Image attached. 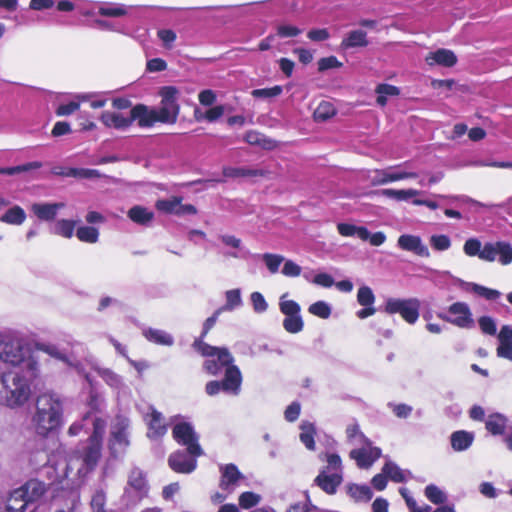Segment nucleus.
<instances>
[{
    "label": "nucleus",
    "mask_w": 512,
    "mask_h": 512,
    "mask_svg": "<svg viewBox=\"0 0 512 512\" xmlns=\"http://www.w3.org/2000/svg\"><path fill=\"white\" fill-rule=\"evenodd\" d=\"M55 174L81 179H94L101 177L99 170L89 168H68L61 171H55Z\"/></svg>",
    "instance_id": "38"
},
{
    "label": "nucleus",
    "mask_w": 512,
    "mask_h": 512,
    "mask_svg": "<svg viewBox=\"0 0 512 512\" xmlns=\"http://www.w3.org/2000/svg\"><path fill=\"white\" fill-rule=\"evenodd\" d=\"M348 495L355 501L368 502L373 496L371 488L367 485L350 484L347 487Z\"/></svg>",
    "instance_id": "40"
},
{
    "label": "nucleus",
    "mask_w": 512,
    "mask_h": 512,
    "mask_svg": "<svg viewBox=\"0 0 512 512\" xmlns=\"http://www.w3.org/2000/svg\"><path fill=\"white\" fill-rule=\"evenodd\" d=\"M148 410L149 412L144 415V421L148 426L147 436L152 440L160 439L168 430L167 425L164 423V417L153 406H149Z\"/></svg>",
    "instance_id": "16"
},
{
    "label": "nucleus",
    "mask_w": 512,
    "mask_h": 512,
    "mask_svg": "<svg viewBox=\"0 0 512 512\" xmlns=\"http://www.w3.org/2000/svg\"><path fill=\"white\" fill-rule=\"evenodd\" d=\"M325 460L327 465L320 471H327V473L339 474L343 476L342 460L337 453H326Z\"/></svg>",
    "instance_id": "45"
},
{
    "label": "nucleus",
    "mask_w": 512,
    "mask_h": 512,
    "mask_svg": "<svg viewBox=\"0 0 512 512\" xmlns=\"http://www.w3.org/2000/svg\"><path fill=\"white\" fill-rule=\"evenodd\" d=\"M337 230L340 235L344 237L356 236L362 241H367L369 237V230L364 226H356L349 223H339Z\"/></svg>",
    "instance_id": "36"
},
{
    "label": "nucleus",
    "mask_w": 512,
    "mask_h": 512,
    "mask_svg": "<svg viewBox=\"0 0 512 512\" xmlns=\"http://www.w3.org/2000/svg\"><path fill=\"white\" fill-rule=\"evenodd\" d=\"M177 95L178 90L176 87H162L160 90V107L151 108L144 104H136L130 109L132 124L137 122L140 128H151L157 122L167 124L175 123L179 114Z\"/></svg>",
    "instance_id": "3"
},
{
    "label": "nucleus",
    "mask_w": 512,
    "mask_h": 512,
    "mask_svg": "<svg viewBox=\"0 0 512 512\" xmlns=\"http://www.w3.org/2000/svg\"><path fill=\"white\" fill-rule=\"evenodd\" d=\"M225 304L220 308L223 311H234L243 305L240 289H231L225 292Z\"/></svg>",
    "instance_id": "42"
},
{
    "label": "nucleus",
    "mask_w": 512,
    "mask_h": 512,
    "mask_svg": "<svg viewBox=\"0 0 512 512\" xmlns=\"http://www.w3.org/2000/svg\"><path fill=\"white\" fill-rule=\"evenodd\" d=\"M42 164L38 161L28 162L26 164L17 165L13 167H5L4 174L5 175H15L23 172H27L34 169H39Z\"/></svg>",
    "instance_id": "57"
},
{
    "label": "nucleus",
    "mask_w": 512,
    "mask_h": 512,
    "mask_svg": "<svg viewBox=\"0 0 512 512\" xmlns=\"http://www.w3.org/2000/svg\"><path fill=\"white\" fill-rule=\"evenodd\" d=\"M63 420V402L61 397L53 392L38 395L35 410L31 416V425L35 433L46 437L58 429Z\"/></svg>",
    "instance_id": "4"
},
{
    "label": "nucleus",
    "mask_w": 512,
    "mask_h": 512,
    "mask_svg": "<svg viewBox=\"0 0 512 512\" xmlns=\"http://www.w3.org/2000/svg\"><path fill=\"white\" fill-rule=\"evenodd\" d=\"M471 291L480 297L489 301H495L501 296V292L496 289H491L480 284L470 283Z\"/></svg>",
    "instance_id": "51"
},
{
    "label": "nucleus",
    "mask_w": 512,
    "mask_h": 512,
    "mask_svg": "<svg viewBox=\"0 0 512 512\" xmlns=\"http://www.w3.org/2000/svg\"><path fill=\"white\" fill-rule=\"evenodd\" d=\"M287 296L288 293H284L279 299V310L285 315L283 327L288 333L296 334L304 327L301 307L296 301L286 299Z\"/></svg>",
    "instance_id": "11"
},
{
    "label": "nucleus",
    "mask_w": 512,
    "mask_h": 512,
    "mask_svg": "<svg viewBox=\"0 0 512 512\" xmlns=\"http://www.w3.org/2000/svg\"><path fill=\"white\" fill-rule=\"evenodd\" d=\"M93 369L111 389L120 392L125 387L123 378L113 370L98 365H95Z\"/></svg>",
    "instance_id": "29"
},
{
    "label": "nucleus",
    "mask_w": 512,
    "mask_h": 512,
    "mask_svg": "<svg viewBox=\"0 0 512 512\" xmlns=\"http://www.w3.org/2000/svg\"><path fill=\"white\" fill-rule=\"evenodd\" d=\"M309 313L322 319H327L331 315V306L325 301H317L308 308Z\"/></svg>",
    "instance_id": "52"
},
{
    "label": "nucleus",
    "mask_w": 512,
    "mask_h": 512,
    "mask_svg": "<svg viewBox=\"0 0 512 512\" xmlns=\"http://www.w3.org/2000/svg\"><path fill=\"white\" fill-rule=\"evenodd\" d=\"M56 6L59 12H72L76 8V3L73 0H31L29 9L34 11H43L51 9Z\"/></svg>",
    "instance_id": "23"
},
{
    "label": "nucleus",
    "mask_w": 512,
    "mask_h": 512,
    "mask_svg": "<svg viewBox=\"0 0 512 512\" xmlns=\"http://www.w3.org/2000/svg\"><path fill=\"white\" fill-rule=\"evenodd\" d=\"M425 497L433 504H443L447 500L446 493L435 484H429L424 489Z\"/></svg>",
    "instance_id": "47"
},
{
    "label": "nucleus",
    "mask_w": 512,
    "mask_h": 512,
    "mask_svg": "<svg viewBox=\"0 0 512 512\" xmlns=\"http://www.w3.org/2000/svg\"><path fill=\"white\" fill-rule=\"evenodd\" d=\"M149 485L145 473L138 467H134L129 475L124 488L121 501L126 508H135L148 496Z\"/></svg>",
    "instance_id": "8"
},
{
    "label": "nucleus",
    "mask_w": 512,
    "mask_h": 512,
    "mask_svg": "<svg viewBox=\"0 0 512 512\" xmlns=\"http://www.w3.org/2000/svg\"><path fill=\"white\" fill-rule=\"evenodd\" d=\"M348 440L354 445H370L371 441L361 432L358 424L349 425L346 429Z\"/></svg>",
    "instance_id": "46"
},
{
    "label": "nucleus",
    "mask_w": 512,
    "mask_h": 512,
    "mask_svg": "<svg viewBox=\"0 0 512 512\" xmlns=\"http://www.w3.org/2000/svg\"><path fill=\"white\" fill-rule=\"evenodd\" d=\"M137 7L116 2H99L97 3V13L107 18H119L129 15L130 11Z\"/></svg>",
    "instance_id": "22"
},
{
    "label": "nucleus",
    "mask_w": 512,
    "mask_h": 512,
    "mask_svg": "<svg viewBox=\"0 0 512 512\" xmlns=\"http://www.w3.org/2000/svg\"><path fill=\"white\" fill-rule=\"evenodd\" d=\"M367 33L361 29L350 31L341 42L343 49L366 47L368 45Z\"/></svg>",
    "instance_id": "33"
},
{
    "label": "nucleus",
    "mask_w": 512,
    "mask_h": 512,
    "mask_svg": "<svg viewBox=\"0 0 512 512\" xmlns=\"http://www.w3.org/2000/svg\"><path fill=\"white\" fill-rule=\"evenodd\" d=\"M421 302L418 298H389L386 301L385 311L389 314H400L409 324H414L419 318Z\"/></svg>",
    "instance_id": "12"
},
{
    "label": "nucleus",
    "mask_w": 512,
    "mask_h": 512,
    "mask_svg": "<svg viewBox=\"0 0 512 512\" xmlns=\"http://www.w3.org/2000/svg\"><path fill=\"white\" fill-rule=\"evenodd\" d=\"M375 91L377 93L376 102L381 107L387 104V98L389 96H398L400 94L398 87L386 83L379 84Z\"/></svg>",
    "instance_id": "43"
},
{
    "label": "nucleus",
    "mask_w": 512,
    "mask_h": 512,
    "mask_svg": "<svg viewBox=\"0 0 512 512\" xmlns=\"http://www.w3.org/2000/svg\"><path fill=\"white\" fill-rule=\"evenodd\" d=\"M127 215L132 222L142 226H149L154 219V212L141 205L131 207Z\"/></svg>",
    "instance_id": "32"
},
{
    "label": "nucleus",
    "mask_w": 512,
    "mask_h": 512,
    "mask_svg": "<svg viewBox=\"0 0 512 512\" xmlns=\"http://www.w3.org/2000/svg\"><path fill=\"white\" fill-rule=\"evenodd\" d=\"M430 245L436 251H446L451 247V239L444 234H435L430 237Z\"/></svg>",
    "instance_id": "55"
},
{
    "label": "nucleus",
    "mask_w": 512,
    "mask_h": 512,
    "mask_svg": "<svg viewBox=\"0 0 512 512\" xmlns=\"http://www.w3.org/2000/svg\"><path fill=\"white\" fill-rule=\"evenodd\" d=\"M244 139L250 145H256L267 150H271L276 147V142L274 140L254 130L248 131L245 134Z\"/></svg>",
    "instance_id": "37"
},
{
    "label": "nucleus",
    "mask_w": 512,
    "mask_h": 512,
    "mask_svg": "<svg viewBox=\"0 0 512 512\" xmlns=\"http://www.w3.org/2000/svg\"><path fill=\"white\" fill-rule=\"evenodd\" d=\"M426 63L429 66L441 65L444 67H452L457 62L456 55L448 49H438L434 52H430L426 58Z\"/></svg>",
    "instance_id": "25"
},
{
    "label": "nucleus",
    "mask_w": 512,
    "mask_h": 512,
    "mask_svg": "<svg viewBox=\"0 0 512 512\" xmlns=\"http://www.w3.org/2000/svg\"><path fill=\"white\" fill-rule=\"evenodd\" d=\"M438 317L462 329H471L475 324L469 305L460 301L451 304L446 312L439 313Z\"/></svg>",
    "instance_id": "13"
},
{
    "label": "nucleus",
    "mask_w": 512,
    "mask_h": 512,
    "mask_svg": "<svg viewBox=\"0 0 512 512\" xmlns=\"http://www.w3.org/2000/svg\"><path fill=\"white\" fill-rule=\"evenodd\" d=\"M478 324H479L480 330L484 334L490 335V336L496 335V332H497L496 321L492 317L481 316L478 319Z\"/></svg>",
    "instance_id": "58"
},
{
    "label": "nucleus",
    "mask_w": 512,
    "mask_h": 512,
    "mask_svg": "<svg viewBox=\"0 0 512 512\" xmlns=\"http://www.w3.org/2000/svg\"><path fill=\"white\" fill-rule=\"evenodd\" d=\"M301 433L299 435L300 441L310 451L315 450V425L308 421H303L300 425Z\"/></svg>",
    "instance_id": "39"
},
{
    "label": "nucleus",
    "mask_w": 512,
    "mask_h": 512,
    "mask_svg": "<svg viewBox=\"0 0 512 512\" xmlns=\"http://www.w3.org/2000/svg\"><path fill=\"white\" fill-rule=\"evenodd\" d=\"M256 256L262 259L271 274L277 273L279 271L280 265L285 260L282 255L274 253H264L258 254Z\"/></svg>",
    "instance_id": "44"
},
{
    "label": "nucleus",
    "mask_w": 512,
    "mask_h": 512,
    "mask_svg": "<svg viewBox=\"0 0 512 512\" xmlns=\"http://www.w3.org/2000/svg\"><path fill=\"white\" fill-rule=\"evenodd\" d=\"M475 439V434L466 430H457L450 435V444L455 452L468 450Z\"/></svg>",
    "instance_id": "26"
},
{
    "label": "nucleus",
    "mask_w": 512,
    "mask_h": 512,
    "mask_svg": "<svg viewBox=\"0 0 512 512\" xmlns=\"http://www.w3.org/2000/svg\"><path fill=\"white\" fill-rule=\"evenodd\" d=\"M250 301L253 307L254 312L256 313H264L268 309V303L265 300L264 296L260 292H252L250 295Z\"/></svg>",
    "instance_id": "61"
},
{
    "label": "nucleus",
    "mask_w": 512,
    "mask_h": 512,
    "mask_svg": "<svg viewBox=\"0 0 512 512\" xmlns=\"http://www.w3.org/2000/svg\"><path fill=\"white\" fill-rule=\"evenodd\" d=\"M193 347L207 357L203 364L207 373L216 376L224 372L222 380H213L206 384L205 392L209 396H215L221 391L234 396L238 395L241 390L242 374L234 364V357L229 350L211 346L201 339H196Z\"/></svg>",
    "instance_id": "1"
},
{
    "label": "nucleus",
    "mask_w": 512,
    "mask_h": 512,
    "mask_svg": "<svg viewBox=\"0 0 512 512\" xmlns=\"http://www.w3.org/2000/svg\"><path fill=\"white\" fill-rule=\"evenodd\" d=\"M76 222L73 220H58L53 228V233L65 238H71L74 234Z\"/></svg>",
    "instance_id": "48"
},
{
    "label": "nucleus",
    "mask_w": 512,
    "mask_h": 512,
    "mask_svg": "<svg viewBox=\"0 0 512 512\" xmlns=\"http://www.w3.org/2000/svg\"><path fill=\"white\" fill-rule=\"evenodd\" d=\"M382 472L388 476V479L395 483H405L408 479L412 478L410 470H404L390 460L386 461L382 467Z\"/></svg>",
    "instance_id": "31"
},
{
    "label": "nucleus",
    "mask_w": 512,
    "mask_h": 512,
    "mask_svg": "<svg viewBox=\"0 0 512 512\" xmlns=\"http://www.w3.org/2000/svg\"><path fill=\"white\" fill-rule=\"evenodd\" d=\"M178 199H179V197H173L170 199H161L156 202L155 206L161 212H164L166 214H174L175 215L176 208L178 205Z\"/></svg>",
    "instance_id": "59"
},
{
    "label": "nucleus",
    "mask_w": 512,
    "mask_h": 512,
    "mask_svg": "<svg viewBox=\"0 0 512 512\" xmlns=\"http://www.w3.org/2000/svg\"><path fill=\"white\" fill-rule=\"evenodd\" d=\"M200 455L189 454L188 450H177L168 459L170 468L177 473L189 474L197 467V457Z\"/></svg>",
    "instance_id": "15"
},
{
    "label": "nucleus",
    "mask_w": 512,
    "mask_h": 512,
    "mask_svg": "<svg viewBox=\"0 0 512 512\" xmlns=\"http://www.w3.org/2000/svg\"><path fill=\"white\" fill-rule=\"evenodd\" d=\"M357 302L361 306H372L375 302V295L368 286H361L357 293Z\"/></svg>",
    "instance_id": "56"
},
{
    "label": "nucleus",
    "mask_w": 512,
    "mask_h": 512,
    "mask_svg": "<svg viewBox=\"0 0 512 512\" xmlns=\"http://www.w3.org/2000/svg\"><path fill=\"white\" fill-rule=\"evenodd\" d=\"M143 335L149 342L157 345L172 346L174 344L173 336L161 329L146 328L143 330Z\"/></svg>",
    "instance_id": "34"
},
{
    "label": "nucleus",
    "mask_w": 512,
    "mask_h": 512,
    "mask_svg": "<svg viewBox=\"0 0 512 512\" xmlns=\"http://www.w3.org/2000/svg\"><path fill=\"white\" fill-rule=\"evenodd\" d=\"M103 125L110 129L126 131L132 126L131 112L104 111L100 117Z\"/></svg>",
    "instance_id": "18"
},
{
    "label": "nucleus",
    "mask_w": 512,
    "mask_h": 512,
    "mask_svg": "<svg viewBox=\"0 0 512 512\" xmlns=\"http://www.w3.org/2000/svg\"><path fill=\"white\" fill-rule=\"evenodd\" d=\"M80 502V493L77 489L63 490L53 499L56 512H73Z\"/></svg>",
    "instance_id": "20"
},
{
    "label": "nucleus",
    "mask_w": 512,
    "mask_h": 512,
    "mask_svg": "<svg viewBox=\"0 0 512 512\" xmlns=\"http://www.w3.org/2000/svg\"><path fill=\"white\" fill-rule=\"evenodd\" d=\"M363 446L362 448L351 450L350 458L356 461L359 468L368 469L381 457L382 452L380 448L372 447L371 444Z\"/></svg>",
    "instance_id": "17"
},
{
    "label": "nucleus",
    "mask_w": 512,
    "mask_h": 512,
    "mask_svg": "<svg viewBox=\"0 0 512 512\" xmlns=\"http://www.w3.org/2000/svg\"><path fill=\"white\" fill-rule=\"evenodd\" d=\"M342 482V475L327 473V471H319L314 479V485L329 495L335 494Z\"/></svg>",
    "instance_id": "24"
},
{
    "label": "nucleus",
    "mask_w": 512,
    "mask_h": 512,
    "mask_svg": "<svg viewBox=\"0 0 512 512\" xmlns=\"http://www.w3.org/2000/svg\"><path fill=\"white\" fill-rule=\"evenodd\" d=\"M397 245L400 249L412 252L420 257L427 258L430 256L428 247L417 235L403 234L398 238Z\"/></svg>",
    "instance_id": "21"
},
{
    "label": "nucleus",
    "mask_w": 512,
    "mask_h": 512,
    "mask_svg": "<svg viewBox=\"0 0 512 512\" xmlns=\"http://www.w3.org/2000/svg\"><path fill=\"white\" fill-rule=\"evenodd\" d=\"M129 425L128 418L118 416L111 426L109 449L114 458L122 457L130 444L128 439Z\"/></svg>",
    "instance_id": "10"
},
{
    "label": "nucleus",
    "mask_w": 512,
    "mask_h": 512,
    "mask_svg": "<svg viewBox=\"0 0 512 512\" xmlns=\"http://www.w3.org/2000/svg\"><path fill=\"white\" fill-rule=\"evenodd\" d=\"M64 207L63 203H34L32 211L42 221H52L56 218L58 211Z\"/></svg>",
    "instance_id": "28"
},
{
    "label": "nucleus",
    "mask_w": 512,
    "mask_h": 512,
    "mask_svg": "<svg viewBox=\"0 0 512 512\" xmlns=\"http://www.w3.org/2000/svg\"><path fill=\"white\" fill-rule=\"evenodd\" d=\"M259 173L257 170L245 169V168H233L225 167L223 169V175L229 178L246 177V176H257Z\"/></svg>",
    "instance_id": "60"
},
{
    "label": "nucleus",
    "mask_w": 512,
    "mask_h": 512,
    "mask_svg": "<svg viewBox=\"0 0 512 512\" xmlns=\"http://www.w3.org/2000/svg\"><path fill=\"white\" fill-rule=\"evenodd\" d=\"M40 351L51 356H59V353L51 346L43 345L38 351H33L17 330L4 329L0 331L1 362L20 367V369L25 370L31 376H38L41 361Z\"/></svg>",
    "instance_id": "2"
},
{
    "label": "nucleus",
    "mask_w": 512,
    "mask_h": 512,
    "mask_svg": "<svg viewBox=\"0 0 512 512\" xmlns=\"http://www.w3.org/2000/svg\"><path fill=\"white\" fill-rule=\"evenodd\" d=\"M77 238L85 243H96L99 239V231L92 226H81L76 231Z\"/></svg>",
    "instance_id": "50"
},
{
    "label": "nucleus",
    "mask_w": 512,
    "mask_h": 512,
    "mask_svg": "<svg viewBox=\"0 0 512 512\" xmlns=\"http://www.w3.org/2000/svg\"><path fill=\"white\" fill-rule=\"evenodd\" d=\"M336 113L335 107L328 101H321L314 111L316 121H325L333 117Z\"/></svg>",
    "instance_id": "49"
},
{
    "label": "nucleus",
    "mask_w": 512,
    "mask_h": 512,
    "mask_svg": "<svg viewBox=\"0 0 512 512\" xmlns=\"http://www.w3.org/2000/svg\"><path fill=\"white\" fill-rule=\"evenodd\" d=\"M260 499L258 494L247 491L239 496V505L244 509H249L256 506Z\"/></svg>",
    "instance_id": "62"
},
{
    "label": "nucleus",
    "mask_w": 512,
    "mask_h": 512,
    "mask_svg": "<svg viewBox=\"0 0 512 512\" xmlns=\"http://www.w3.org/2000/svg\"><path fill=\"white\" fill-rule=\"evenodd\" d=\"M92 424L93 433L85 443H82L75 449L67 463V469H76L79 477H85L89 472L93 471L101 457L105 423L99 418H94Z\"/></svg>",
    "instance_id": "5"
},
{
    "label": "nucleus",
    "mask_w": 512,
    "mask_h": 512,
    "mask_svg": "<svg viewBox=\"0 0 512 512\" xmlns=\"http://www.w3.org/2000/svg\"><path fill=\"white\" fill-rule=\"evenodd\" d=\"M157 36L161 40L163 47L166 49H171L177 38L176 33L172 29H160L157 31Z\"/></svg>",
    "instance_id": "63"
},
{
    "label": "nucleus",
    "mask_w": 512,
    "mask_h": 512,
    "mask_svg": "<svg viewBox=\"0 0 512 512\" xmlns=\"http://www.w3.org/2000/svg\"><path fill=\"white\" fill-rule=\"evenodd\" d=\"M170 420L175 423L172 429L174 440L185 446L189 454L202 455L203 450L199 444V436L192 423L185 421L181 415H175Z\"/></svg>",
    "instance_id": "9"
},
{
    "label": "nucleus",
    "mask_w": 512,
    "mask_h": 512,
    "mask_svg": "<svg viewBox=\"0 0 512 512\" xmlns=\"http://www.w3.org/2000/svg\"><path fill=\"white\" fill-rule=\"evenodd\" d=\"M282 91V87L276 85L271 88L254 89L252 91V96L255 98H273L279 96Z\"/></svg>",
    "instance_id": "64"
},
{
    "label": "nucleus",
    "mask_w": 512,
    "mask_h": 512,
    "mask_svg": "<svg viewBox=\"0 0 512 512\" xmlns=\"http://www.w3.org/2000/svg\"><path fill=\"white\" fill-rule=\"evenodd\" d=\"M90 506L92 512H108L106 506V494L102 489L96 490L92 495Z\"/></svg>",
    "instance_id": "54"
},
{
    "label": "nucleus",
    "mask_w": 512,
    "mask_h": 512,
    "mask_svg": "<svg viewBox=\"0 0 512 512\" xmlns=\"http://www.w3.org/2000/svg\"><path fill=\"white\" fill-rule=\"evenodd\" d=\"M508 424V418L501 413H492L485 420L486 430L493 436L504 435Z\"/></svg>",
    "instance_id": "30"
},
{
    "label": "nucleus",
    "mask_w": 512,
    "mask_h": 512,
    "mask_svg": "<svg viewBox=\"0 0 512 512\" xmlns=\"http://www.w3.org/2000/svg\"><path fill=\"white\" fill-rule=\"evenodd\" d=\"M221 473L220 488L228 493H232L239 482L244 479L243 474L235 464H225L219 467Z\"/></svg>",
    "instance_id": "19"
},
{
    "label": "nucleus",
    "mask_w": 512,
    "mask_h": 512,
    "mask_svg": "<svg viewBox=\"0 0 512 512\" xmlns=\"http://www.w3.org/2000/svg\"><path fill=\"white\" fill-rule=\"evenodd\" d=\"M418 176L415 172H408L400 170L399 167H389L386 169L375 170L370 177L371 184L374 186L386 185L392 182L416 178Z\"/></svg>",
    "instance_id": "14"
},
{
    "label": "nucleus",
    "mask_w": 512,
    "mask_h": 512,
    "mask_svg": "<svg viewBox=\"0 0 512 512\" xmlns=\"http://www.w3.org/2000/svg\"><path fill=\"white\" fill-rule=\"evenodd\" d=\"M37 377L22 369L3 373L0 376V404L12 409L22 407L29 400L31 385Z\"/></svg>",
    "instance_id": "6"
},
{
    "label": "nucleus",
    "mask_w": 512,
    "mask_h": 512,
    "mask_svg": "<svg viewBox=\"0 0 512 512\" xmlns=\"http://www.w3.org/2000/svg\"><path fill=\"white\" fill-rule=\"evenodd\" d=\"M464 253L469 257H479L483 261L507 266L512 263V245L506 241L486 242L483 246L478 238H469L463 245Z\"/></svg>",
    "instance_id": "7"
},
{
    "label": "nucleus",
    "mask_w": 512,
    "mask_h": 512,
    "mask_svg": "<svg viewBox=\"0 0 512 512\" xmlns=\"http://www.w3.org/2000/svg\"><path fill=\"white\" fill-rule=\"evenodd\" d=\"M91 97H92L91 93L76 94L74 96V98L77 101H70L69 103H66V104H60L56 108L55 113L57 116H69V115L73 114L74 112H76L77 110H79L80 102H86V101L90 100Z\"/></svg>",
    "instance_id": "35"
},
{
    "label": "nucleus",
    "mask_w": 512,
    "mask_h": 512,
    "mask_svg": "<svg viewBox=\"0 0 512 512\" xmlns=\"http://www.w3.org/2000/svg\"><path fill=\"white\" fill-rule=\"evenodd\" d=\"M219 239L225 246L231 247L236 250L232 252H227L225 254L226 256L232 258L246 259L251 255L250 251L242 245V241L240 238H237L234 235L223 234L219 236Z\"/></svg>",
    "instance_id": "27"
},
{
    "label": "nucleus",
    "mask_w": 512,
    "mask_h": 512,
    "mask_svg": "<svg viewBox=\"0 0 512 512\" xmlns=\"http://www.w3.org/2000/svg\"><path fill=\"white\" fill-rule=\"evenodd\" d=\"M224 106L218 105L210 108L204 114H200L198 110L195 111V116L197 120L205 119L208 122H215L224 114Z\"/></svg>",
    "instance_id": "53"
},
{
    "label": "nucleus",
    "mask_w": 512,
    "mask_h": 512,
    "mask_svg": "<svg viewBox=\"0 0 512 512\" xmlns=\"http://www.w3.org/2000/svg\"><path fill=\"white\" fill-rule=\"evenodd\" d=\"M26 220L25 211L18 205L13 206L8 209L1 217L0 221L11 224V225H21Z\"/></svg>",
    "instance_id": "41"
}]
</instances>
